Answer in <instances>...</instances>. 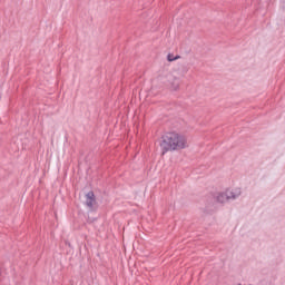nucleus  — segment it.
<instances>
[{
	"mask_svg": "<svg viewBox=\"0 0 285 285\" xmlns=\"http://www.w3.org/2000/svg\"><path fill=\"white\" fill-rule=\"evenodd\" d=\"M242 195V190L235 189V190H227L226 193H220L216 197V202L218 204H225V202H228L229 199H237Z\"/></svg>",
	"mask_w": 285,
	"mask_h": 285,
	"instance_id": "nucleus-2",
	"label": "nucleus"
},
{
	"mask_svg": "<svg viewBox=\"0 0 285 285\" xmlns=\"http://www.w3.org/2000/svg\"><path fill=\"white\" fill-rule=\"evenodd\" d=\"M165 86L170 90H179V78L173 73H167L164 80Z\"/></svg>",
	"mask_w": 285,
	"mask_h": 285,
	"instance_id": "nucleus-3",
	"label": "nucleus"
},
{
	"mask_svg": "<svg viewBox=\"0 0 285 285\" xmlns=\"http://www.w3.org/2000/svg\"><path fill=\"white\" fill-rule=\"evenodd\" d=\"M159 146L161 149V155H166V153L184 150V148L188 147V141L186 140V137L177 132H167L161 136Z\"/></svg>",
	"mask_w": 285,
	"mask_h": 285,
	"instance_id": "nucleus-1",
	"label": "nucleus"
},
{
	"mask_svg": "<svg viewBox=\"0 0 285 285\" xmlns=\"http://www.w3.org/2000/svg\"><path fill=\"white\" fill-rule=\"evenodd\" d=\"M179 58V56H174L173 53L167 55V61H177Z\"/></svg>",
	"mask_w": 285,
	"mask_h": 285,
	"instance_id": "nucleus-5",
	"label": "nucleus"
},
{
	"mask_svg": "<svg viewBox=\"0 0 285 285\" xmlns=\"http://www.w3.org/2000/svg\"><path fill=\"white\" fill-rule=\"evenodd\" d=\"M86 206L89 210L95 212L99 208V204L97 203V197L95 196V191L90 190L86 194Z\"/></svg>",
	"mask_w": 285,
	"mask_h": 285,
	"instance_id": "nucleus-4",
	"label": "nucleus"
}]
</instances>
